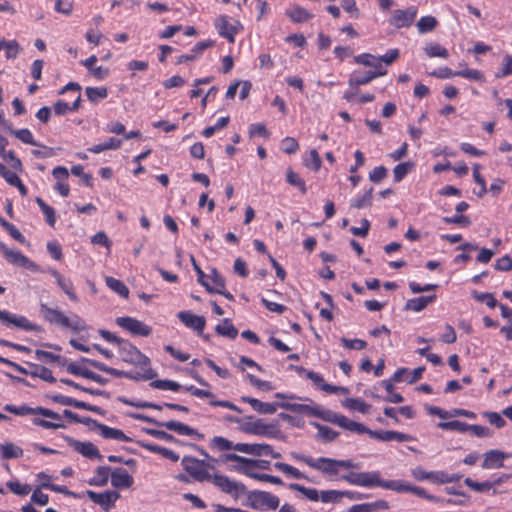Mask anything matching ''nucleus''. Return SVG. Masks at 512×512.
<instances>
[{
	"label": "nucleus",
	"instance_id": "1",
	"mask_svg": "<svg viewBox=\"0 0 512 512\" xmlns=\"http://www.w3.org/2000/svg\"><path fill=\"white\" fill-rule=\"evenodd\" d=\"M210 447L219 451L235 450L253 456H271L274 459L281 458V454L275 452L273 447L265 443H237L234 444L222 436H215L210 440Z\"/></svg>",
	"mask_w": 512,
	"mask_h": 512
},
{
	"label": "nucleus",
	"instance_id": "2",
	"mask_svg": "<svg viewBox=\"0 0 512 512\" xmlns=\"http://www.w3.org/2000/svg\"><path fill=\"white\" fill-rule=\"evenodd\" d=\"M118 351L124 362L138 366L142 370V373H138V376H141L142 379L150 380L156 376V373L150 367L149 358L129 341L123 339L118 346Z\"/></svg>",
	"mask_w": 512,
	"mask_h": 512
},
{
	"label": "nucleus",
	"instance_id": "3",
	"mask_svg": "<svg viewBox=\"0 0 512 512\" xmlns=\"http://www.w3.org/2000/svg\"><path fill=\"white\" fill-rule=\"evenodd\" d=\"M40 313L51 324L70 328L76 332L86 329L85 322L79 316L73 315L71 318H68L60 310L50 308L45 303L40 304Z\"/></svg>",
	"mask_w": 512,
	"mask_h": 512
},
{
	"label": "nucleus",
	"instance_id": "4",
	"mask_svg": "<svg viewBox=\"0 0 512 512\" xmlns=\"http://www.w3.org/2000/svg\"><path fill=\"white\" fill-rule=\"evenodd\" d=\"M239 430L256 436H265L269 438L283 439L281 431L276 424L265 423L262 419H255L252 416L243 418V423L239 426Z\"/></svg>",
	"mask_w": 512,
	"mask_h": 512
},
{
	"label": "nucleus",
	"instance_id": "5",
	"mask_svg": "<svg viewBox=\"0 0 512 512\" xmlns=\"http://www.w3.org/2000/svg\"><path fill=\"white\" fill-rule=\"evenodd\" d=\"M342 478L352 485L367 488L378 486L390 490L392 483V480H382L378 471L351 472Z\"/></svg>",
	"mask_w": 512,
	"mask_h": 512
},
{
	"label": "nucleus",
	"instance_id": "6",
	"mask_svg": "<svg viewBox=\"0 0 512 512\" xmlns=\"http://www.w3.org/2000/svg\"><path fill=\"white\" fill-rule=\"evenodd\" d=\"M181 464L183 469L198 482L210 481L212 475L208 472L207 468H215V466L206 463V460H199L192 456H184Z\"/></svg>",
	"mask_w": 512,
	"mask_h": 512
},
{
	"label": "nucleus",
	"instance_id": "7",
	"mask_svg": "<svg viewBox=\"0 0 512 512\" xmlns=\"http://www.w3.org/2000/svg\"><path fill=\"white\" fill-rule=\"evenodd\" d=\"M317 417L332 424H336L351 432L362 429V423L352 421L346 416L338 414L332 410L325 409L322 406H319Z\"/></svg>",
	"mask_w": 512,
	"mask_h": 512
},
{
	"label": "nucleus",
	"instance_id": "8",
	"mask_svg": "<svg viewBox=\"0 0 512 512\" xmlns=\"http://www.w3.org/2000/svg\"><path fill=\"white\" fill-rule=\"evenodd\" d=\"M279 503V498L267 491L254 490L248 493V506L256 510L264 508L275 510L279 507Z\"/></svg>",
	"mask_w": 512,
	"mask_h": 512
},
{
	"label": "nucleus",
	"instance_id": "9",
	"mask_svg": "<svg viewBox=\"0 0 512 512\" xmlns=\"http://www.w3.org/2000/svg\"><path fill=\"white\" fill-rule=\"evenodd\" d=\"M4 410L9 412V413H12V414H15L17 416H27V415H41V416H44V417H47V418H51V419H54V420H60L61 419V416L60 414L50 410V409H47V408H44V407H30L28 405H21V406H14L12 404H6L4 406Z\"/></svg>",
	"mask_w": 512,
	"mask_h": 512
},
{
	"label": "nucleus",
	"instance_id": "10",
	"mask_svg": "<svg viewBox=\"0 0 512 512\" xmlns=\"http://www.w3.org/2000/svg\"><path fill=\"white\" fill-rule=\"evenodd\" d=\"M116 324L134 336L147 337L152 333L150 326L133 317H118Z\"/></svg>",
	"mask_w": 512,
	"mask_h": 512
},
{
	"label": "nucleus",
	"instance_id": "11",
	"mask_svg": "<svg viewBox=\"0 0 512 512\" xmlns=\"http://www.w3.org/2000/svg\"><path fill=\"white\" fill-rule=\"evenodd\" d=\"M82 494L83 496L86 495L93 503L99 505L106 512L114 507L115 502L120 498L119 492L115 490H107L102 493L87 490Z\"/></svg>",
	"mask_w": 512,
	"mask_h": 512
},
{
	"label": "nucleus",
	"instance_id": "12",
	"mask_svg": "<svg viewBox=\"0 0 512 512\" xmlns=\"http://www.w3.org/2000/svg\"><path fill=\"white\" fill-rule=\"evenodd\" d=\"M214 485L219 487L224 493L230 494L238 498L241 494L246 492V487L240 482L233 481L224 475H214L211 480Z\"/></svg>",
	"mask_w": 512,
	"mask_h": 512
},
{
	"label": "nucleus",
	"instance_id": "13",
	"mask_svg": "<svg viewBox=\"0 0 512 512\" xmlns=\"http://www.w3.org/2000/svg\"><path fill=\"white\" fill-rule=\"evenodd\" d=\"M0 321L7 326H15L25 331H40V327L30 322L26 317L12 314L0 309Z\"/></svg>",
	"mask_w": 512,
	"mask_h": 512
},
{
	"label": "nucleus",
	"instance_id": "14",
	"mask_svg": "<svg viewBox=\"0 0 512 512\" xmlns=\"http://www.w3.org/2000/svg\"><path fill=\"white\" fill-rule=\"evenodd\" d=\"M417 8L409 7L407 9H396L392 12L389 23L396 28L409 27L414 22L417 16Z\"/></svg>",
	"mask_w": 512,
	"mask_h": 512
},
{
	"label": "nucleus",
	"instance_id": "15",
	"mask_svg": "<svg viewBox=\"0 0 512 512\" xmlns=\"http://www.w3.org/2000/svg\"><path fill=\"white\" fill-rule=\"evenodd\" d=\"M391 489L396 492H409L417 495L418 497L425 498L429 501L440 502L442 499L440 497L428 494L423 488L411 485L406 481L401 480H392L390 485Z\"/></svg>",
	"mask_w": 512,
	"mask_h": 512
},
{
	"label": "nucleus",
	"instance_id": "16",
	"mask_svg": "<svg viewBox=\"0 0 512 512\" xmlns=\"http://www.w3.org/2000/svg\"><path fill=\"white\" fill-rule=\"evenodd\" d=\"M65 441L70 447H72L75 451L84 457L90 459L97 458L98 460H102L103 458L98 448L91 442H81L69 436L65 437Z\"/></svg>",
	"mask_w": 512,
	"mask_h": 512
},
{
	"label": "nucleus",
	"instance_id": "17",
	"mask_svg": "<svg viewBox=\"0 0 512 512\" xmlns=\"http://www.w3.org/2000/svg\"><path fill=\"white\" fill-rule=\"evenodd\" d=\"M81 362L87 363V364L91 365L92 367H94L102 372L108 373L114 377H125V378L132 379V380H138L141 378V376H138V374L134 375L131 372L118 370V369L109 367L102 362L92 360L89 358H81Z\"/></svg>",
	"mask_w": 512,
	"mask_h": 512
},
{
	"label": "nucleus",
	"instance_id": "18",
	"mask_svg": "<svg viewBox=\"0 0 512 512\" xmlns=\"http://www.w3.org/2000/svg\"><path fill=\"white\" fill-rule=\"evenodd\" d=\"M161 427H165L167 430L176 432L179 435L190 436L198 440H202L204 438V435L199 433L196 429L178 421L171 420L162 422Z\"/></svg>",
	"mask_w": 512,
	"mask_h": 512
},
{
	"label": "nucleus",
	"instance_id": "19",
	"mask_svg": "<svg viewBox=\"0 0 512 512\" xmlns=\"http://www.w3.org/2000/svg\"><path fill=\"white\" fill-rule=\"evenodd\" d=\"M111 485L116 489H128L133 483V477L124 468H115L111 471Z\"/></svg>",
	"mask_w": 512,
	"mask_h": 512
},
{
	"label": "nucleus",
	"instance_id": "20",
	"mask_svg": "<svg viewBox=\"0 0 512 512\" xmlns=\"http://www.w3.org/2000/svg\"><path fill=\"white\" fill-rule=\"evenodd\" d=\"M178 318L186 327L202 334L206 324V320L203 316L195 315L189 311H181L178 313Z\"/></svg>",
	"mask_w": 512,
	"mask_h": 512
},
{
	"label": "nucleus",
	"instance_id": "21",
	"mask_svg": "<svg viewBox=\"0 0 512 512\" xmlns=\"http://www.w3.org/2000/svg\"><path fill=\"white\" fill-rule=\"evenodd\" d=\"M215 26H216L220 36L226 38L230 43L235 42L237 26L230 24L227 16H225V15L219 16L215 21Z\"/></svg>",
	"mask_w": 512,
	"mask_h": 512
},
{
	"label": "nucleus",
	"instance_id": "22",
	"mask_svg": "<svg viewBox=\"0 0 512 512\" xmlns=\"http://www.w3.org/2000/svg\"><path fill=\"white\" fill-rule=\"evenodd\" d=\"M311 468L327 475H337L339 471L338 460L327 457H319L311 463Z\"/></svg>",
	"mask_w": 512,
	"mask_h": 512
},
{
	"label": "nucleus",
	"instance_id": "23",
	"mask_svg": "<svg viewBox=\"0 0 512 512\" xmlns=\"http://www.w3.org/2000/svg\"><path fill=\"white\" fill-rule=\"evenodd\" d=\"M241 401L248 403L254 411L260 414L271 415L276 412L277 408H279V403L262 402L249 396H242Z\"/></svg>",
	"mask_w": 512,
	"mask_h": 512
},
{
	"label": "nucleus",
	"instance_id": "24",
	"mask_svg": "<svg viewBox=\"0 0 512 512\" xmlns=\"http://www.w3.org/2000/svg\"><path fill=\"white\" fill-rule=\"evenodd\" d=\"M4 257L9 263L13 265L30 270H35L37 268V265L33 261H31L28 257L17 250L9 248Z\"/></svg>",
	"mask_w": 512,
	"mask_h": 512
},
{
	"label": "nucleus",
	"instance_id": "25",
	"mask_svg": "<svg viewBox=\"0 0 512 512\" xmlns=\"http://www.w3.org/2000/svg\"><path fill=\"white\" fill-rule=\"evenodd\" d=\"M50 274L55 278L60 289L69 297L70 300L77 302L78 296L75 293L74 285L69 278L63 277L57 270L50 269Z\"/></svg>",
	"mask_w": 512,
	"mask_h": 512
},
{
	"label": "nucleus",
	"instance_id": "26",
	"mask_svg": "<svg viewBox=\"0 0 512 512\" xmlns=\"http://www.w3.org/2000/svg\"><path fill=\"white\" fill-rule=\"evenodd\" d=\"M387 71L384 72H372L366 71L365 73L354 72L348 81L350 87H359L370 83L372 80L386 75Z\"/></svg>",
	"mask_w": 512,
	"mask_h": 512
},
{
	"label": "nucleus",
	"instance_id": "27",
	"mask_svg": "<svg viewBox=\"0 0 512 512\" xmlns=\"http://www.w3.org/2000/svg\"><path fill=\"white\" fill-rule=\"evenodd\" d=\"M507 457L502 451L499 450H489L484 454V460L482 463V467L484 469H495L503 467V461Z\"/></svg>",
	"mask_w": 512,
	"mask_h": 512
},
{
	"label": "nucleus",
	"instance_id": "28",
	"mask_svg": "<svg viewBox=\"0 0 512 512\" xmlns=\"http://www.w3.org/2000/svg\"><path fill=\"white\" fill-rule=\"evenodd\" d=\"M215 44L212 40L200 41L192 49L189 54L181 55L177 58L176 64L180 65L185 62L194 61L197 59L204 50L212 47Z\"/></svg>",
	"mask_w": 512,
	"mask_h": 512
},
{
	"label": "nucleus",
	"instance_id": "29",
	"mask_svg": "<svg viewBox=\"0 0 512 512\" xmlns=\"http://www.w3.org/2000/svg\"><path fill=\"white\" fill-rule=\"evenodd\" d=\"M222 461L223 462H238V463H241L244 465H251V466L260 467V468H266L267 465L269 464L268 461L254 460V459L246 458V457H243V456H240L237 454H232V453L223 455Z\"/></svg>",
	"mask_w": 512,
	"mask_h": 512
},
{
	"label": "nucleus",
	"instance_id": "30",
	"mask_svg": "<svg viewBox=\"0 0 512 512\" xmlns=\"http://www.w3.org/2000/svg\"><path fill=\"white\" fill-rule=\"evenodd\" d=\"M98 430L100 431V434L105 439H115L122 442H130V437L126 436L125 433L116 428H111L107 425L101 424L98 425Z\"/></svg>",
	"mask_w": 512,
	"mask_h": 512
},
{
	"label": "nucleus",
	"instance_id": "31",
	"mask_svg": "<svg viewBox=\"0 0 512 512\" xmlns=\"http://www.w3.org/2000/svg\"><path fill=\"white\" fill-rule=\"evenodd\" d=\"M435 298V295H429L410 299L406 302L405 309L420 312L423 309H425L428 306V304L432 303L435 300Z\"/></svg>",
	"mask_w": 512,
	"mask_h": 512
},
{
	"label": "nucleus",
	"instance_id": "32",
	"mask_svg": "<svg viewBox=\"0 0 512 512\" xmlns=\"http://www.w3.org/2000/svg\"><path fill=\"white\" fill-rule=\"evenodd\" d=\"M111 468L109 466H100L96 469V475L91 478L88 483L91 486L103 487L108 483L109 476L111 477Z\"/></svg>",
	"mask_w": 512,
	"mask_h": 512
},
{
	"label": "nucleus",
	"instance_id": "33",
	"mask_svg": "<svg viewBox=\"0 0 512 512\" xmlns=\"http://www.w3.org/2000/svg\"><path fill=\"white\" fill-rule=\"evenodd\" d=\"M142 447L152 453L160 454L166 459H169L173 462H177L179 460V455L175 453L173 450H170L166 447L158 446L156 444L151 443H143Z\"/></svg>",
	"mask_w": 512,
	"mask_h": 512
},
{
	"label": "nucleus",
	"instance_id": "34",
	"mask_svg": "<svg viewBox=\"0 0 512 512\" xmlns=\"http://www.w3.org/2000/svg\"><path fill=\"white\" fill-rule=\"evenodd\" d=\"M97 62V57L95 55L90 56L86 59L83 64L86 68H88L92 75L97 79H104L108 76L109 70L108 68L98 66L96 67L95 63Z\"/></svg>",
	"mask_w": 512,
	"mask_h": 512
},
{
	"label": "nucleus",
	"instance_id": "35",
	"mask_svg": "<svg viewBox=\"0 0 512 512\" xmlns=\"http://www.w3.org/2000/svg\"><path fill=\"white\" fill-rule=\"evenodd\" d=\"M5 50V56L7 59H15L21 52V47L16 40H5L0 38V51Z\"/></svg>",
	"mask_w": 512,
	"mask_h": 512
},
{
	"label": "nucleus",
	"instance_id": "36",
	"mask_svg": "<svg viewBox=\"0 0 512 512\" xmlns=\"http://www.w3.org/2000/svg\"><path fill=\"white\" fill-rule=\"evenodd\" d=\"M0 452L3 459H16L23 456V449L11 442L0 444Z\"/></svg>",
	"mask_w": 512,
	"mask_h": 512
},
{
	"label": "nucleus",
	"instance_id": "37",
	"mask_svg": "<svg viewBox=\"0 0 512 512\" xmlns=\"http://www.w3.org/2000/svg\"><path fill=\"white\" fill-rule=\"evenodd\" d=\"M29 375L32 377H38L49 383L56 382V378L52 375L51 370H49L45 366L31 364L29 369Z\"/></svg>",
	"mask_w": 512,
	"mask_h": 512
},
{
	"label": "nucleus",
	"instance_id": "38",
	"mask_svg": "<svg viewBox=\"0 0 512 512\" xmlns=\"http://www.w3.org/2000/svg\"><path fill=\"white\" fill-rule=\"evenodd\" d=\"M342 405L349 410L358 411L363 414L369 413L371 408V405L360 398H347L342 401Z\"/></svg>",
	"mask_w": 512,
	"mask_h": 512
},
{
	"label": "nucleus",
	"instance_id": "39",
	"mask_svg": "<svg viewBox=\"0 0 512 512\" xmlns=\"http://www.w3.org/2000/svg\"><path fill=\"white\" fill-rule=\"evenodd\" d=\"M286 15L296 23H301L310 20L313 15L306 9L300 6H294L286 11Z\"/></svg>",
	"mask_w": 512,
	"mask_h": 512
},
{
	"label": "nucleus",
	"instance_id": "40",
	"mask_svg": "<svg viewBox=\"0 0 512 512\" xmlns=\"http://www.w3.org/2000/svg\"><path fill=\"white\" fill-rule=\"evenodd\" d=\"M215 331L217 334L230 339H234L238 335V330L228 318H225L221 324H218L215 328Z\"/></svg>",
	"mask_w": 512,
	"mask_h": 512
},
{
	"label": "nucleus",
	"instance_id": "41",
	"mask_svg": "<svg viewBox=\"0 0 512 512\" xmlns=\"http://www.w3.org/2000/svg\"><path fill=\"white\" fill-rule=\"evenodd\" d=\"M311 425H313L317 430L318 433L316 435L317 438L325 441V442H332L334 441L339 433L333 429H331L328 426H324L322 424H319L317 422H312Z\"/></svg>",
	"mask_w": 512,
	"mask_h": 512
},
{
	"label": "nucleus",
	"instance_id": "42",
	"mask_svg": "<svg viewBox=\"0 0 512 512\" xmlns=\"http://www.w3.org/2000/svg\"><path fill=\"white\" fill-rule=\"evenodd\" d=\"M355 433L357 434H368L371 438L377 439L379 441L383 442H390L392 441V430H386V431H373L366 427L364 424H362L361 430H356Z\"/></svg>",
	"mask_w": 512,
	"mask_h": 512
},
{
	"label": "nucleus",
	"instance_id": "43",
	"mask_svg": "<svg viewBox=\"0 0 512 512\" xmlns=\"http://www.w3.org/2000/svg\"><path fill=\"white\" fill-rule=\"evenodd\" d=\"M354 61L357 64H361L367 67H372L375 69H380L382 67L381 59L379 57L369 54L363 53L354 57Z\"/></svg>",
	"mask_w": 512,
	"mask_h": 512
},
{
	"label": "nucleus",
	"instance_id": "44",
	"mask_svg": "<svg viewBox=\"0 0 512 512\" xmlns=\"http://www.w3.org/2000/svg\"><path fill=\"white\" fill-rule=\"evenodd\" d=\"M460 476L455 474H448L444 471H430L429 480L437 484H446L457 482Z\"/></svg>",
	"mask_w": 512,
	"mask_h": 512
},
{
	"label": "nucleus",
	"instance_id": "45",
	"mask_svg": "<svg viewBox=\"0 0 512 512\" xmlns=\"http://www.w3.org/2000/svg\"><path fill=\"white\" fill-rule=\"evenodd\" d=\"M238 471L243 472L248 477H250L252 479H255V480H258V481L269 482V483L277 484V485L283 484L282 480L279 477H277V476H273V475H269V474H262V473H257V472H252V471H249V470L244 469V468H238Z\"/></svg>",
	"mask_w": 512,
	"mask_h": 512
},
{
	"label": "nucleus",
	"instance_id": "46",
	"mask_svg": "<svg viewBox=\"0 0 512 512\" xmlns=\"http://www.w3.org/2000/svg\"><path fill=\"white\" fill-rule=\"evenodd\" d=\"M35 356L39 361L46 362V363H53L57 362V364L61 367H64L66 365L67 360L60 355H56L44 350H36Z\"/></svg>",
	"mask_w": 512,
	"mask_h": 512
},
{
	"label": "nucleus",
	"instance_id": "47",
	"mask_svg": "<svg viewBox=\"0 0 512 512\" xmlns=\"http://www.w3.org/2000/svg\"><path fill=\"white\" fill-rule=\"evenodd\" d=\"M106 285L113 290L115 293L119 294L120 296L127 298L129 295V289L128 287L120 280L107 276L105 278Z\"/></svg>",
	"mask_w": 512,
	"mask_h": 512
},
{
	"label": "nucleus",
	"instance_id": "48",
	"mask_svg": "<svg viewBox=\"0 0 512 512\" xmlns=\"http://www.w3.org/2000/svg\"><path fill=\"white\" fill-rule=\"evenodd\" d=\"M425 54L430 57L448 58L449 52L446 48L442 47L438 43H427L424 47Z\"/></svg>",
	"mask_w": 512,
	"mask_h": 512
},
{
	"label": "nucleus",
	"instance_id": "49",
	"mask_svg": "<svg viewBox=\"0 0 512 512\" xmlns=\"http://www.w3.org/2000/svg\"><path fill=\"white\" fill-rule=\"evenodd\" d=\"M121 144V140L111 137L104 143L90 147L88 151L98 154L106 150H117L121 147Z\"/></svg>",
	"mask_w": 512,
	"mask_h": 512
},
{
	"label": "nucleus",
	"instance_id": "50",
	"mask_svg": "<svg viewBox=\"0 0 512 512\" xmlns=\"http://www.w3.org/2000/svg\"><path fill=\"white\" fill-rule=\"evenodd\" d=\"M85 93L89 101L97 103L101 99H105L108 96V90L106 87H87Z\"/></svg>",
	"mask_w": 512,
	"mask_h": 512
},
{
	"label": "nucleus",
	"instance_id": "51",
	"mask_svg": "<svg viewBox=\"0 0 512 512\" xmlns=\"http://www.w3.org/2000/svg\"><path fill=\"white\" fill-rule=\"evenodd\" d=\"M8 131L25 144L39 146L38 142L34 140L33 134L29 129L24 128L20 130H15L11 126V129H8Z\"/></svg>",
	"mask_w": 512,
	"mask_h": 512
},
{
	"label": "nucleus",
	"instance_id": "52",
	"mask_svg": "<svg viewBox=\"0 0 512 512\" xmlns=\"http://www.w3.org/2000/svg\"><path fill=\"white\" fill-rule=\"evenodd\" d=\"M436 25H437V20L433 16L421 17L416 24L418 31L421 34L433 31L435 29Z\"/></svg>",
	"mask_w": 512,
	"mask_h": 512
},
{
	"label": "nucleus",
	"instance_id": "53",
	"mask_svg": "<svg viewBox=\"0 0 512 512\" xmlns=\"http://www.w3.org/2000/svg\"><path fill=\"white\" fill-rule=\"evenodd\" d=\"M289 488L294 491H299L305 497L311 501H318L320 499L319 492L313 488H307L297 483H292L289 485Z\"/></svg>",
	"mask_w": 512,
	"mask_h": 512
},
{
	"label": "nucleus",
	"instance_id": "54",
	"mask_svg": "<svg viewBox=\"0 0 512 512\" xmlns=\"http://www.w3.org/2000/svg\"><path fill=\"white\" fill-rule=\"evenodd\" d=\"M0 225L19 243L24 244L26 239L24 235L11 223L0 216Z\"/></svg>",
	"mask_w": 512,
	"mask_h": 512
},
{
	"label": "nucleus",
	"instance_id": "55",
	"mask_svg": "<svg viewBox=\"0 0 512 512\" xmlns=\"http://www.w3.org/2000/svg\"><path fill=\"white\" fill-rule=\"evenodd\" d=\"M437 426L442 430H453L461 433H465L468 431V424L458 420L440 422L437 424Z\"/></svg>",
	"mask_w": 512,
	"mask_h": 512
},
{
	"label": "nucleus",
	"instance_id": "56",
	"mask_svg": "<svg viewBox=\"0 0 512 512\" xmlns=\"http://www.w3.org/2000/svg\"><path fill=\"white\" fill-rule=\"evenodd\" d=\"M274 467L279 470L280 472L282 473H285V474H288L296 479H303L305 478L304 474L302 472H300L298 469H296L295 467L289 465V464H286V463H283V462H276L274 464Z\"/></svg>",
	"mask_w": 512,
	"mask_h": 512
},
{
	"label": "nucleus",
	"instance_id": "57",
	"mask_svg": "<svg viewBox=\"0 0 512 512\" xmlns=\"http://www.w3.org/2000/svg\"><path fill=\"white\" fill-rule=\"evenodd\" d=\"M304 164L313 171H318L320 169L322 161L315 149L309 152V155L304 159Z\"/></svg>",
	"mask_w": 512,
	"mask_h": 512
},
{
	"label": "nucleus",
	"instance_id": "58",
	"mask_svg": "<svg viewBox=\"0 0 512 512\" xmlns=\"http://www.w3.org/2000/svg\"><path fill=\"white\" fill-rule=\"evenodd\" d=\"M372 193H373V188H370L361 197L354 199L351 203V207L356 208V209H361V208L371 206Z\"/></svg>",
	"mask_w": 512,
	"mask_h": 512
},
{
	"label": "nucleus",
	"instance_id": "59",
	"mask_svg": "<svg viewBox=\"0 0 512 512\" xmlns=\"http://www.w3.org/2000/svg\"><path fill=\"white\" fill-rule=\"evenodd\" d=\"M153 388L161 390L178 391L181 385L178 382L171 380H155L150 383Z\"/></svg>",
	"mask_w": 512,
	"mask_h": 512
},
{
	"label": "nucleus",
	"instance_id": "60",
	"mask_svg": "<svg viewBox=\"0 0 512 512\" xmlns=\"http://www.w3.org/2000/svg\"><path fill=\"white\" fill-rule=\"evenodd\" d=\"M464 483L466 486H468L469 488L476 492H486L489 489L493 488V483L490 481L477 482L472 480L471 478H466L464 480Z\"/></svg>",
	"mask_w": 512,
	"mask_h": 512
},
{
	"label": "nucleus",
	"instance_id": "61",
	"mask_svg": "<svg viewBox=\"0 0 512 512\" xmlns=\"http://www.w3.org/2000/svg\"><path fill=\"white\" fill-rule=\"evenodd\" d=\"M287 182L292 186L298 187L303 194L306 193L307 189L304 180L291 169L287 171Z\"/></svg>",
	"mask_w": 512,
	"mask_h": 512
},
{
	"label": "nucleus",
	"instance_id": "62",
	"mask_svg": "<svg viewBox=\"0 0 512 512\" xmlns=\"http://www.w3.org/2000/svg\"><path fill=\"white\" fill-rule=\"evenodd\" d=\"M6 486L16 495L25 496L31 491V487L28 484H21L18 481H9Z\"/></svg>",
	"mask_w": 512,
	"mask_h": 512
},
{
	"label": "nucleus",
	"instance_id": "63",
	"mask_svg": "<svg viewBox=\"0 0 512 512\" xmlns=\"http://www.w3.org/2000/svg\"><path fill=\"white\" fill-rule=\"evenodd\" d=\"M413 164L410 162H403L396 165L393 169L394 180L400 182L410 171Z\"/></svg>",
	"mask_w": 512,
	"mask_h": 512
},
{
	"label": "nucleus",
	"instance_id": "64",
	"mask_svg": "<svg viewBox=\"0 0 512 512\" xmlns=\"http://www.w3.org/2000/svg\"><path fill=\"white\" fill-rule=\"evenodd\" d=\"M508 75H512V56L505 55L502 62V68L495 74L496 78H504Z\"/></svg>",
	"mask_w": 512,
	"mask_h": 512
}]
</instances>
